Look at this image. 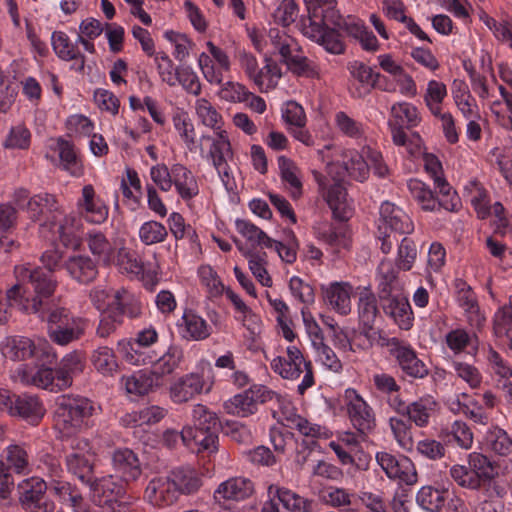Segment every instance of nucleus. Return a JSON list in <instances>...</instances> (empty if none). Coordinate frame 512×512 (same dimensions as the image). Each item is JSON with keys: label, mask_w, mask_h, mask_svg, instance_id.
Wrapping results in <instances>:
<instances>
[{"label": "nucleus", "mask_w": 512, "mask_h": 512, "mask_svg": "<svg viewBox=\"0 0 512 512\" xmlns=\"http://www.w3.org/2000/svg\"><path fill=\"white\" fill-rule=\"evenodd\" d=\"M81 220L75 216H66L59 226V236L65 246H78V231Z\"/></svg>", "instance_id": "56"}, {"label": "nucleus", "mask_w": 512, "mask_h": 512, "mask_svg": "<svg viewBox=\"0 0 512 512\" xmlns=\"http://www.w3.org/2000/svg\"><path fill=\"white\" fill-rule=\"evenodd\" d=\"M109 309L113 311L124 322V317L135 319L142 314V304L140 300L128 290L122 288L114 294V299L109 304Z\"/></svg>", "instance_id": "26"}, {"label": "nucleus", "mask_w": 512, "mask_h": 512, "mask_svg": "<svg viewBox=\"0 0 512 512\" xmlns=\"http://www.w3.org/2000/svg\"><path fill=\"white\" fill-rule=\"evenodd\" d=\"M317 237L329 246L337 249H348L350 246L348 229L345 225H329L327 227L319 228L317 231Z\"/></svg>", "instance_id": "47"}, {"label": "nucleus", "mask_w": 512, "mask_h": 512, "mask_svg": "<svg viewBox=\"0 0 512 512\" xmlns=\"http://www.w3.org/2000/svg\"><path fill=\"white\" fill-rule=\"evenodd\" d=\"M391 119L389 122H398L399 125H403L406 129H412L421 121L418 109L411 103L408 102H397L392 105Z\"/></svg>", "instance_id": "43"}, {"label": "nucleus", "mask_w": 512, "mask_h": 512, "mask_svg": "<svg viewBox=\"0 0 512 512\" xmlns=\"http://www.w3.org/2000/svg\"><path fill=\"white\" fill-rule=\"evenodd\" d=\"M61 269L80 285L93 283L99 275L98 261L87 253L75 250L64 256Z\"/></svg>", "instance_id": "7"}, {"label": "nucleus", "mask_w": 512, "mask_h": 512, "mask_svg": "<svg viewBox=\"0 0 512 512\" xmlns=\"http://www.w3.org/2000/svg\"><path fill=\"white\" fill-rule=\"evenodd\" d=\"M333 24L339 32L343 31L355 40L364 32V28L366 27L360 18L352 15L346 17L338 15L336 19L333 20Z\"/></svg>", "instance_id": "57"}, {"label": "nucleus", "mask_w": 512, "mask_h": 512, "mask_svg": "<svg viewBox=\"0 0 512 512\" xmlns=\"http://www.w3.org/2000/svg\"><path fill=\"white\" fill-rule=\"evenodd\" d=\"M486 447L500 456H507L511 453L512 439L508 433L498 427H490L484 437Z\"/></svg>", "instance_id": "45"}, {"label": "nucleus", "mask_w": 512, "mask_h": 512, "mask_svg": "<svg viewBox=\"0 0 512 512\" xmlns=\"http://www.w3.org/2000/svg\"><path fill=\"white\" fill-rule=\"evenodd\" d=\"M348 70L351 76L361 84L353 92V97L363 98L368 95L371 92V85L376 72L361 61L350 62Z\"/></svg>", "instance_id": "38"}, {"label": "nucleus", "mask_w": 512, "mask_h": 512, "mask_svg": "<svg viewBox=\"0 0 512 512\" xmlns=\"http://www.w3.org/2000/svg\"><path fill=\"white\" fill-rule=\"evenodd\" d=\"M282 118L287 124L297 128L305 127L306 125L304 108L296 101L291 100L285 104V108L282 110Z\"/></svg>", "instance_id": "63"}, {"label": "nucleus", "mask_w": 512, "mask_h": 512, "mask_svg": "<svg viewBox=\"0 0 512 512\" xmlns=\"http://www.w3.org/2000/svg\"><path fill=\"white\" fill-rule=\"evenodd\" d=\"M324 300L341 315L351 312V294L353 287L348 282H333L328 287H322Z\"/></svg>", "instance_id": "23"}, {"label": "nucleus", "mask_w": 512, "mask_h": 512, "mask_svg": "<svg viewBox=\"0 0 512 512\" xmlns=\"http://www.w3.org/2000/svg\"><path fill=\"white\" fill-rule=\"evenodd\" d=\"M449 473L451 478L462 488L472 491L485 489V486L479 481L477 475L474 474L469 466L453 465Z\"/></svg>", "instance_id": "49"}, {"label": "nucleus", "mask_w": 512, "mask_h": 512, "mask_svg": "<svg viewBox=\"0 0 512 512\" xmlns=\"http://www.w3.org/2000/svg\"><path fill=\"white\" fill-rule=\"evenodd\" d=\"M237 231L252 243V246H264L273 248L274 239L270 238L262 229L245 219H236Z\"/></svg>", "instance_id": "44"}, {"label": "nucleus", "mask_w": 512, "mask_h": 512, "mask_svg": "<svg viewBox=\"0 0 512 512\" xmlns=\"http://www.w3.org/2000/svg\"><path fill=\"white\" fill-rule=\"evenodd\" d=\"M254 491L255 487L251 479L242 476L231 477L218 486L214 492V498L243 501L251 497Z\"/></svg>", "instance_id": "18"}, {"label": "nucleus", "mask_w": 512, "mask_h": 512, "mask_svg": "<svg viewBox=\"0 0 512 512\" xmlns=\"http://www.w3.org/2000/svg\"><path fill=\"white\" fill-rule=\"evenodd\" d=\"M37 316L46 322L50 340L60 346L80 340L88 325L85 318L75 316L60 303L46 308L43 314Z\"/></svg>", "instance_id": "4"}, {"label": "nucleus", "mask_w": 512, "mask_h": 512, "mask_svg": "<svg viewBox=\"0 0 512 512\" xmlns=\"http://www.w3.org/2000/svg\"><path fill=\"white\" fill-rule=\"evenodd\" d=\"M17 283L7 290L9 305H17L27 314L41 315L59 303L54 297L57 281L50 270L31 264L14 268Z\"/></svg>", "instance_id": "1"}, {"label": "nucleus", "mask_w": 512, "mask_h": 512, "mask_svg": "<svg viewBox=\"0 0 512 512\" xmlns=\"http://www.w3.org/2000/svg\"><path fill=\"white\" fill-rule=\"evenodd\" d=\"M115 478L125 484L136 481L142 474V464L138 455L129 448H117L111 455Z\"/></svg>", "instance_id": "13"}, {"label": "nucleus", "mask_w": 512, "mask_h": 512, "mask_svg": "<svg viewBox=\"0 0 512 512\" xmlns=\"http://www.w3.org/2000/svg\"><path fill=\"white\" fill-rule=\"evenodd\" d=\"M66 466L70 473L75 475L82 483L90 485L95 480V455L90 452H72L66 455Z\"/></svg>", "instance_id": "22"}, {"label": "nucleus", "mask_w": 512, "mask_h": 512, "mask_svg": "<svg viewBox=\"0 0 512 512\" xmlns=\"http://www.w3.org/2000/svg\"><path fill=\"white\" fill-rule=\"evenodd\" d=\"M221 432L238 444H248L252 440L250 429L237 421H226L222 426Z\"/></svg>", "instance_id": "60"}, {"label": "nucleus", "mask_w": 512, "mask_h": 512, "mask_svg": "<svg viewBox=\"0 0 512 512\" xmlns=\"http://www.w3.org/2000/svg\"><path fill=\"white\" fill-rule=\"evenodd\" d=\"M376 461L390 479H399L406 485H413L417 482V472L412 461L404 456L388 452H377Z\"/></svg>", "instance_id": "11"}, {"label": "nucleus", "mask_w": 512, "mask_h": 512, "mask_svg": "<svg viewBox=\"0 0 512 512\" xmlns=\"http://www.w3.org/2000/svg\"><path fill=\"white\" fill-rule=\"evenodd\" d=\"M57 147L63 169L68 171L72 176H82L83 165L75 152L74 145L63 138H59Z\"/></svg>", "instance_id": "41"}, {"label": "nucleus", "mask_w": 512, "mask_h": 512, "mask_svg": "<svg viewBox=\"0 0 512 512\" xmlns=\"http://www.w3.org/2000/svg\"><path fill=\"white\" fill-rule=\"evenodd\" d=\"M16 490L19 504L24 510L54 512L55 504L48 497V486L42 478L33 476L23 479L17 484Z\"/></svg>", "instance_id": "5"}, {"label": "nucleus", "mask_w": 512, "mask_h": 512, "mask_svg": "<svg viewBox=\"0 0 512 512\" xmlns=\"http://www.w3.org/2000/svg\"><path fill=\"white\" fill-rule=\"evenodd\" d=\"M178 328L182 338L188 341H202L212 334L211 326L192 309L184 311Z\"/></svg>", "instance_id": "19"}, {"label": "nucleus", "mask_w": 512, "mask_h": 512, "mask_svg": "<svg viewBox=\"0 0 512 512\" xmlns=\"http://www.w3.org/2000/svg\"><path fill=\"white\" fill-rule=\"evenodd\" d=\"M51 44L55 54L64 61L77 60L80 61L79 66H71L78 72H83L86 62V57L76 47V44L71 43L69 37L65 32L54 31L51 35Z\"/></svg>", "instance_id": "25"}, {"label": "nucleus", "mask_w": 512, "mask_h": 512, "mask_svg": "<svg viewBox=\"0 0 512 512\" xmlns=\"http://www.w3.org/2000/svg\"><path fill=\"white\" fill-rule=\"evenodd\" d=\"M251 92L240 83L228 81L222 85L219 92L221 99L229 102H244L249 99Z\"/></svg>", "instance_id": "62"}, {"label": "nucleus", "mask_w": 512, "mask_h": 512, "mask_svg": "<svg viewBox=\"0 0 512 512\" xmlns=\"http://www.w3.org/2000/svg\"><path fill=\"white\" fill-rule=\"evenodd\" d=\"M468 466L477 475L485 490L491 487L492 481L497 477L496 463L482 453L472 452L468 455Z\"/></svg>", "instance_id": "33"}, {"label": "nucleus", "mask_w": 512, "mask_h": 512, "mask_svg": "<svg viewBox=\"0 0 512 512\" xmlns=\"http://www.w3.org/2000/svg\"><path fill=\"white\" fill-rule=\"evenodd\" d=\"M193 425L183 428V444L198 454L211 456L219 450V433L223 423L217 414L198 404L192 410Z\"/></svg>", "instance_id": "3"}, {"label": "nucleus", "mask_w": 512, "mask_h": 512, "mask_svg": "<svg viewBox=\"0 0 512 512\" xmlns=\"http://www.w3.org/2000/svg\"><path fill=\"white\" fill-rule=\"evenodd\" d=\"M271 495H273L274 498H277L279 503L289 511L311 512L312 510L311 500L299 496L288 488L270 485L268 487V496Z\"/></svg>", "instance_id": "31"}, {"label": "nucleus", "mask_w": 512, "mask_h": 512, "mask_svg": "<svg viewBox=\"0 0 512 512\" xmlns=\"http://www.w3.org/2000/svg\"><path fill=\"white\" fill-rule=\"evenodd\" d=\"M117 349L123 359L129 364L139 366L154 362V357L146 352L147 348L130 339L120 340Z\"/></svg>", "instance_id": "39"}, {"label": "nucleus", "mask_w": 512, "mask_h": 512, "mask_svg": "<svg viewBox=\"0 0 512 512\" xmlns=\"http://www.w3.org/2000/svg\"><path fill=\"white\" fill-rule=\"evenodd\" d=\"M346 188L340 183H334L327 192V203L333 216L339 221H347L350 218V208L347 204Z\"/></svg>", "instance_id": "37"}, {"label": "nucleus", "mask_w": 512, "mask_h": 512, "mask_svg": "<svg viewBox=\"0 0 512 512\" xmlns=\"http://www.w3.org/2000/svg\"><path fill=\"white\" fill-rule=\"evenodd\" d=\"M346 393L354 396L347 405L350 421L361 435L367 436L376 426L373 409L355 390L349 389Z\"/></svg>", "instance_id": "15"}, {"label": "nucleus", "mask_w": 512, "mask_h": 512, "mask_svg": "<svg viewBox=\"0 0 512 512\" xmlns=\"http://www.w3.org/2000/svg\"><path fill=\"white\" fill-rule=\"evenodd\" d=\"M184 358L183 349L177 345H170L168 350L158 359L154 358L151 372L157 380L172 374Z\"/></svg>", "instance_id": "34"}, {"label": "nucleus", "mask_w": 512, "mask_h": 512, "mask_svg": "<svg viewBox=\"0 0 512 512\" xmlns=\"http://www.w3.org/2000/svg\"><path fill=\"white\" fill-rule=\"evenodd\" d=\"M417 257V247L415 242L408 237H404L398 247L396 266L403 271L412 269Z\"/></svg>", "instance_id": "54"}, {"label": "nucleus", "mask_w": 512, "mask_h": 512, "mask_svg": "<svg viewBox=\"0 0 512 512\" xmlns=\"http://www.w3.org/2000/svg\"><path fill=\"white\" fill-rule=\"evenodd\" d=\"M399 270L390 261H381L378 266V299L396 294V292H403L398 278Z\"/></svg>", "instance_id": "29"}, {"label": "nucleus", "mask_w": 512, "mask_h": 512, "mask_svg": "<svg viewBox=\"0 0 512 512\" xmlns=\"http://www.w3.org/2000/svg\"><path fill=\"white\" fill-rule=\"evenodd\" d=\"M175 81L190 94L198 96L201 93V83L196 73L189 66L175 68Z\"/></svg>", "instance_id": "55"}, {"label": "nucleus", "mask_w": 512, "mask_h": 512, "mask_svg": "<svg viewBox=\"0 0 512 512\" xmlns=\"http://www.w3.org/2000/svg\"><path fill=\"white\" fill-rule=\"evenodd\" d=\"M3 354L14 361L33 358L46 363H56L57 360L56 352L48 344L36 346L33 340L24 336L9 338L3 348Z\"/></svg>", "instance_id": "6"}, {"label": "nucleus", "mask_w": 512, "mask_h": 512, "mask_svg": "<svg viewBox=\"0 0 512 512\" xmlns=\"http://www.w3.org/2000/svg\"><path fill=\"white\" fill-rule=\"evenodd\" d=\"M376 295L369 289L365 288L360 293L358 302L359 321L362 325V334L368 336L369 332L373 329L379 308L377 305Z\"/></svg>", "instance_id": "27"}, {"label": "nucleus", "mask_w": 512, "mask_h": 512, "mask_svg": "<svg viewBox=\"0 0 512 512\" xmlns=\"http://www.w3.org/2000/svg\"><path fill=\"white\" fill-rule=\"evenodd\" d=\"M378 233L391 232L398 235L409 234L414 230L410 217L395 204L384 201L379 210Z\"/></svg>", "instance_id": "12"}, {"label": "nucleus", "mask_w": 512, "mask_h": 512, "mask_svg": "<svg viewBox=\"0 0 512 512\" xmlns=\"http://www.w3.org/2000/svg\"><path fill=\"white\" fill-rule=\"evenodd\" d=\"M173 125L175 130L178 132L179 136L186 144L187 148L190 151H194L195 149V129L194 125L188 116V114L184 111L177 112L173 115L172 118Z\"/></svg>", "instance_id": "48"}, {"label": "nucleus", "mask_w": 512, "mask_h": 512, "mask_svg": "<svg viewBox=\"0 0 512 512\" xmlns=\"http://www.w3.org/2000/svg\"><path fill=\"white\" fill-rule=\"evenodd\" d=\"M379 306L384 314L401 329L408 331L414 325V313L408 296L403 292L380 298Z\"/></svg>", "instance_id": "10"}, {"label": "nucleus", "mask_w": 512, "mask_h": 512, "mask_svg": "<svg viewBox=\"0 0 512 512\" xmlns=\"http://www.w3.org/2000/svg\"><path fill=\"white\" fill-rule=\"evenodd\" d=\"M45 415V408L36 396L18 395L15 399L11 416L17 417L30 425H38Z\"/></svg>", "instance_id": "21"}, {"label": "nucleus", "mask_w": 512, "mask_h": 512, "mask_svg": "<svg viewBox=\"0 0 512 512\" xmlns=\"http://www.w3.org/2000/svg\"><path fill=\"white\" fill-rule=\"evenodd\" d=\"M324 49L335 55H340L345 52V44L342 40V35L336 27H328L323 36H320L319 43Z\"/></svg>", "instance_id": "59"}, {"label": "nucleus", "mask_w": 512, "mask_h": 512, "mask_svg": "<svg viewBox=\"0 0 512 512\" xmlns=\"http://www.w3.org/2000/svg\"><path fill=\"white\" fill-rule=\"evenodd\" d=\"M145 499L155 507L171 506L179 499L178 490L169 475L151 479L144 492Z\"/></svg>", "instance_id": "16"}, {"label": "nucleus", "mask_w": 512, "mask_h": 512, "mask_svg": "<svg viewBox=\"0 0 512 512\" xmlns=\"http://www.w3.org/2000/svg\"><path fill=\"white\" fill-rule=\"evenodd\" d=\"M99 407L87 397L73 394L59 396L55 402L54 422L62 437H71L93 426Z\"/></svg>", "instance_id": "2"}, {"label": "nucleus", "mask_w": 512, "mask_h": 512, "mask_svg": "<svg viewBox=\"0 0 512 512\" xmlns=\"http://www.w3.org/2000/svg\"><path fill=\"white\" fill-rule=\"evenodd\" d=\"M85 241L92 253V257L108 266L112 264L116 257V247L108 240L106 235L101 231L92 230L86 235Z\"/></svg>", "instance_id": "24"}, {"label": "nucleus", "mask_w": 512, "mask_h": 512, "mask_svg": "<svg viewBox=\"0 0 512 512\" xmlns=\"http://www.w3.org/2000/svg\"><path fill=\"white\" fill-rule=\"evenodd\" d=\"M91 362L94 368L104 376H112L119 368L113 349L107 346L95 349L91 355Z\"/></svg>", "instance_id": "46"}, {"label": "nucleus", "mask_w": 512, "mask_h": 512, "mask_svg": "<svg viewBox=\"0 0 512 512\" xmlns=\"http://www.w3.org/2000/svg\"><path fill=\"white\" fill-rule=\"evenodd\" d=\"M58 210L57 200L54 195L41 193L32 196L26 203V211L33 222L45 224L53 222V213Z\"/></svg>", "instance_id": "20"}, {"label": "nucleus", "mask_w": 512, "mask_h": 512, "mask_svg": "<svg viewBox=\"0 0 512 512\" xmlns=\"http://www.w3.org/2000/svg\"><path fill=\"white\" fill-rule=\"evenodd\" d=\"M55 363H46L43 360H35V366L21 364L17 368V375L20 381L26 385H33L38 388L54 391L53 368Z\"/></svg>", "instance_id": "17"}, {"label": "nucleus", "mask_w": 512, "mask_h": 512, "mask_svg": "<svg viewBox=\"0 0 512 512\" xmlns=\"http://www.w3.org/2000/svg\"><path fill=\"white\" fill-rule=\"evenodd\" d=\"M203 389V379L199 374L191 373L180 377L171 386V397L174 402L182 403L190 400L195 395L201 393Z\"/></svg>", "instance_id": "28"}, {"label": "nucleus", "mask_w": 512, "mask_h": 512, "mask_svg": "<svg viewBox=\"0 0 512 512\" xmlns=\"http://www.w3.org/2000/svg\"><path fill=\"white\" fill-rule=\"evenodd\" d=\"M257 406L255 398L249 389L242 393L234 395L232 398L224 402V409L228 414L238 417H247L256 413Z\"/></svg>", "instance_id": "40"}, {"label": "nucleus", "mask_w": 512, "mask_h": 512, "mask_svg": "<svg viewBox=\"0 0 512 512\" xmlns=\"http://www.w3.org/2000/svg\"><path fill=\"white\" fill-rule=\"evenodd\" d=\"M457 302L466 312L476 313L479 310L477 298L472 288L463 279L457 278L454 282Z\"/></svg>", "instance_id": "53"}, {"label": "nucleus", "mask_w": 512, "mask_h": 512, "mask_svg": "<svg viewBox=\"0 0 512 512\" xmlns=\"http://www.w3.org/2000/svg\"><path fill=\"white\" fill-rule=\"evenodd\" d=\"M434 404V401L420 398L409 404V414H406L405 417L410 420V423L414 422L418 427H425L429 422L430 412Z\"/></svg>", "instance_id": "51"}, {"label": "nucleus", "mask_w": 512, "mask_h": 512, "mask_svg": "<svg viewBox=\"0 0 512 512\" xmlns=\"http://www.w3.org/2000/svg\"><path fill=\"white\" fill-rule=\"evenodd\" d=\"M407 187L411 196L425 211H436L443 208L447 211L454 212L457 211L461 205L460 198L455 197V195L452 199H438L430 187L419 179H410L407 182Z\"/></svg>", "instance_id": "9"}, {"label": "nucleus", "mask_w": 512, "mask_h": 512, "mask_svg": "<svg viewBox=\"0 0 512 512\" xmlns=\"http://www.w3.org/2000/svg\"><path fill=\"white\" fill-rule=\"evenodd\" d=\"M167 235L166 227L157 221H147L139 229V238L145 245L161 243Z\"/></svg>", "instance_id": "52"}, {"label": "nucleus", "mask_w": 512, "mask_h": 512, "mask_svg": "<svg viewBox=\"0 0 512 512\" xmlns=\"http://www.w3.org/2000/svg\"><path fill=\"white\" fill-rule=\"evenodd\" d=\"M271 368L284 379H297L303 372L300 363H293L282 356H277L271 361Z\"/></svg>", "instance_id": "61"}, {"label": "nucleus", "mask_w": 512, "mask_h": 512, "mask_svg": "<svg viewBox=\"0 0 512 512\" xmlns=\"http://www.w3.org/2000/svg\"><path fill=\"white\" fill-rule=\"evenodd\" d=\"M299 12V7L294 0H282L273 13L275 22L287 27L295 22Z\"/></svg>", "instance_id": "58"}, {"label": "nucleus", "mask_w": 512, "mask_h": 512, "mask_svg": "<svg viewBox=\"0 0 512 512\" xmlns=\"http://www.w3.org/2000/svg\"><path fill=\"white\" fill-rule=\"evenodd\" d=\"M447 490L423 486L416 495L417 504L428 512H439L446 502Z\"/></svg>", "instance_id": "42"}, {"label": "nucleus", "mask_w": 512, "mask_h": 512, "mask_svg": "<svg viewBox=\"0 0 512 512\" xmlns=\"http://www.w3.org/2000/svg\"><path fill=\"white\" fill-rule=\"evenodd\" d=\"M31 144V132L24 124L12 126L7 134L3 147L6 149L27 150Z\"/></svg>", "instance_id": "50"}, {"label": "nucleus", "mask_w": 512, "mask_h": 512, "mask_svg": "<svg viewBox=\"0 0 512 512\" xmlns=\"http://www.w3.org/2000/svg\"><path fill=\"white\" fill-rule=\"evenodd\" d=\"M91 501L98 508L105 510L123 500L127 494L125 484L109 475L100 479L95 478L90 485Z\"/></svg>", "instance_id": "8"}, {"label": "nucleus", "mask_w": 512, "mask_h": 512, "mask_svg": "<svg viewBox=\"0 0 512 512\" xmlns=\"http://www.w3.org/2000/svg\"><path fill=\"white\" fill-rule=\"evenodd\" d=\"M391 353L402 372L403 380L412 382L416 379H424L429 375L428 367L410 345H398L391 350Z\"/></svg>", "instance_id": "14"}, {"label": "nucleus", "mask_w": 512, "mask_h": 512, "mask_svg": "<svg viewBox=\"0 0 512 512\" xmlns=\"http://www.w3.org/2000/svg\"><path fill=\"white\" fill-rule=\"evenodd\" d=\"M178 490V496L196 493L202 486L200 474L191 468H176L168 474Z\"/></svg>", "instance_id": "32"}, {"label": "nucleus", "mask_w": 512, "mask_h": 512, "mask_svg": "<svg viewBox=\"0 0 512 512\" xmlns=\"http://www.w3.org/2000/svg\"><path fill=\"white\" fill-rule=\"evenodd\" d=\"M7 470L15 474H25L29 467V456L22 445L10 444L1 453Z\"/></svg>", "instance_id": "36"}, {"label": "nucleus", "mask_w": 512, "mask_h": 512, "mask_svg": "<svg viewBox=\"0 0 512 512\" xmlns=\"http://www.w3.org/2000/svg\"><path fill=\"white\" fill-rule=\"evenodd\" d=\"M199 273L201 281L207 287L211 297H219L223 294L225 287L217 273L211 267H201Z\"/></svg>", "instance_id": "64"}, {"label": "nucleus", "mask_w": 512, "mask_h": 512, "mask_svg": "<svg viewBox=\"0 0 512 512\" xmlns=\"http://www.w3.org/2000/svg\"><path fill=\"white\" fill-rule=\"evenodd\" d=\"M173 185L179 196L191 200L199 194V187L192 172L180 163L173 165Z\"/></svg>", "instance_id": "30"}, {"label": "nucleus", "mask_w": 512, "mask_h": 512, "mask_svg": "<svg viewBox=\"0 0 512 512\" xmlns=\"http://www.w3.org/2000/svg\"><path fill=\"white\" fill-rule=\"evenodd\" d=\"M125 390L129 394L143 396L162 385L151 371L140 370L123 378Z\"/></svg>", "instance_id": "35"}]
</instances>
